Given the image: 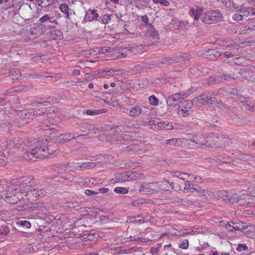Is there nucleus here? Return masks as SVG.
Here are the masks:
<instances>
[{"mask_svg": "<svg viewBox=\"0 0 255 255\" xmlns=\"http://www.w3.org/2000/svg\"><path fill=\"white\" fill-rule=\"evenodd\" d=\"M189 143L191 147H201L203 148L222 147L229 145L231 139L223 135H217L210 134L208 135H195L190 139Z\"/></svg>", "mask_w": 255, "mask_h": 255, "instance_id": "f257e3e1", "label": "nucleus"}, {"mask_svg": "<svg viewBox=\"0 0 255 255\" xmlns=\"http://www.w3.org/2000/svg\"><path fill=\"white\" fill-rule=\"evenodd\" d=\"M189 13L195 20H198L200 18L203 22L207 24L218 22L222 19V14L218 10L203 12L202 8L195 6L190 9Z\"/></svg>", "mask_w": 255, "mask_h": 255, "instance_id": "f03ea898", "label": "nucleus"}, {"mask_svg": "<svg viewBox=\"0 0 255 255\" xmlns=\"http://www.w3.org/2000/svg\"><path fill=\"white\" fill-rule=\"evenodd\" d=\"M226 202H236L241 206L255 204V188H249L247 191L234 194L229 199H224Z\"/></svg>", "mask_w": 255, "mask_h": 255, "instance_id": "7ed1b4c3", "label": "nucleus"}, {"mask_svg": "<svg viewBox=\"0 0 255 255\" xmlns=\"http://www.w3.org/2000/svg\"><path fill=\"white\" fill-rule=\"evenodd\" d=\"M48 141V137H44L37 140L35 139L33 143L35 144L34 148H31L30 151L27 153V155L32 158H42L48 157L49 152L47 151L48 148L47 147Z\"/></svg>", "mask_w": 255, "mask_h": 255, "instance_id": "20e7f679", "label": "nucleus"}, {"mask_svg": "<svg viewBox=\"0 0 255 255\" xmlns=\"http://www.w3.org/2000/svg\"><path fill=\"white\" fill-rule=\"evenodd\" d=\"M121 111L128 114L132 117H138L140 115L144 117H150L152 114L151 109L146 107H141L139 105H135L131 109H128L125 107H121Z\"/></svg>", "mask_w": 255, "mask_h": 255, "instance_id": "39448f33", "label": "nucleus"}, {"mask_svg": "<svg viewBox=\"0 0 255 255\" xmlns=\"http://www.w3.org/2000/svg\"><path fill=\"white\" fill-rule=\"evenodd\" d=\"M26 187H28L26 185ZM29 188H26V189L19 190L18 189L14 188L12 190V192H7L6 195L4 196L5 201L9 204H14L17 203L20 201V199L23 198V194L25 196Z\"/></svg>", "mask_w": 255, "mask_h": 255, "instance_id": "423d86ee", "label": "nucleus"}, {"mask_svg": "<svg viewBox=\"0 0 255 255\" xmlns=\"http://www.w3.org/2000/svg\"><path fill=\"white\" fill-rule=\"evenodd\" d=\"M255 16V8L242 6L234 13L232 18L235 20L250 19Z\"/></svg>", "mask_w": 255, "mask_h": 255, "instance_id": "0eeeda50", "label": "nucleus"}, {"mask_svg": "<svg viewBox=\"0 0 255 255\" xmlns=\"http://www.w3.org/2000/svg\"><path fill=\"white\" fill-rule=\"evenodd\" d=\"M164 183H144L142 184L139 191L142 194L152 193L164 190L162 184Z\"/></svg>", "mask_w": 255, "mask_h": 255, "instance_id": "6e6552de", "label": "nucleus"}, {"mask_svg": "<svg viewBox=\"0 0 255 255\" xmlns=\"http://www.w3.org/2000/svg\"><path fill=\"white\" fill-rule=\"evenodd\" d=\"M140 174L134 172H125L118 174V179L121 182L135 180L140 178Z\"/></svg>", "mask_w": 255, "mask_h": 255, "instance_id": "1a4fd4ad", "label": "nucleus"}, {"mask_svg": "<svg viewBox=\"0 0 255 255\" xmlns=\"http://www.w3.org/2000/svg\"><path fill=\"white\" fill-rule=\"evenodd\" d=\"M181 103L178 113L183 117H186L188 115L189 112L193 107V103L190 100H183Z\"/></svg>", "mask_w": 255, "mask_h": 255, "instance_id": "9d476101", "label": "nucleus"}, {"mask_svg": "<svg viewBox=\"0 0 255 255\" xmlns=\"http://www.w3.org/2000/svg\"><path fill=\"white\" fill-rule=\"evenodd\" d=\"M213 94L211 95L210 93H204L200 96L197 97L194 102L197 101L199 104H205L209 103L211 102V104L216 105V103L217 102L216 98L215 96L213 97Z\"/></svg>", "mask_w": 255, "mask_h": 255, "instance_id": "9b49d317", "label": "nucleus"}, {"mask_svg": "<svg viewBox=\"0 0 255 255\" xmlns=\"http://www.w3.org/2000/svg\"><path fill=\"white\" fill-rule=\"evenodd\" d=\"M184 98L180 93H175L169 96L166 100L167 104L169 106L175 107L179 103L182 102Z\"/></svg>", "mask_w": 255, "mask_h": 255, "instance_id": "f8f14e48", "label": "nucleus"}, {"mask_svg": "<svg viewBox=\"0 0 255 255\" xmlns=\"http://www.w3.org/2000/svg\"><path fill=\"white\" fill-rule=\"evenodd\" d=\"M125 137L121 133H114L112 135H109L107 137V139L111 143L116 144H124Z\"/></svg>", "mask_w": 255, "mask_h": 255, "instance_id": "ddd939ff", "label": "nucleus"}, {"mask_svg": "<svg viewBox=\"0 0 255 255\" xmlns=\"http://www.w3.org/2000/svg\"><path fill=\"white\" fill-rule=\"evenodd\" d=\"M96 166V163L93 162H87L82 163L73 162L72 167L78 170H83L84 169H89L94 167Z\"/></svg>", "mask_w": 255, "mask_h": 255, "instance_id": "4468645a", "label": "nucleus"}, {"mask_svg": "<svg viewBox=\"0 0 255 255\" xmlns=\"http://www.w3.org/2000/svg\"><path fill=\"white\" fill-rule=\"evenodd\" d=\"M191 192H196L197 195L201 197H204L205 198H208L210 196V193L208 190L202 188L197 185H195L194 186H193Z\"/></svg>", "mask_w": 255, "mask_h": 255, "instance_id": "2eb2a0df", "label": "nucleus"}, {"mask_svg": "<svg viewBox=\"0 0 255 255\" xmlns=\"http://www.w3.org/2000/svg\"><path fill=\"white\" fill-rule=\"evenodd\" d=\"M147 34L149 36L152 37L153 39V44L158 42L159 40V35L155 29L151 25H148L147 27Z\"/></svg>", "mask_w": 255, "mask_h": 255, "instance_id": "dca6fc26", "label": "nucleus"}, {"mask_svg": "<svg viewBox=\"0 0 255 255\" xmlns=\"http://www.w3.org/2000/svg\"><path fill=\"white\" fill-rule=\"evenodd\" d=\"M98 17V14L96 12V10H89L86 11L84 20L86 21H91L93 20H97Z\"/></svg>", "mask_w": 255, "mask_h": 255, "instance_id": "f3484780", "label": "nucleus"}, {"mask_svg": "<svg viewBox=\"0 0 255 255\" xmlns=\"http://www.w3.org/2000/svg\"><path fill=\"white\" fill-rule=\"evenodd\" d=\"M31 180L32 178L27 176H24L20 179L12 180V183L17 185H21L22 184L26 185V184L29 183Z\"/></svg>", "mask_w": 255, "mask_h": 255, "instance_id": "a211bd4d", "label": "nucleus"}, {"mask_svg": "<svg viewBox=\"0 0 255 255\" xmlns=\"http://www.w3.org/2000/svg\"><path fill=\"white\" fill-rule=\"evenodd\" d=\"M50 37L54 40H60L63 38V34L59 30H52L50 33Z\"/></svg>", "mask_w": 255, "mask_h": 255, "instance_id": "6ab92c4d", "label": "nucleus"}, {"mask_svg": "<svg viewBox=\"0 0 255 255\" xmlns=\"http://www.w3.org/2000/svg\"><path fill=\"white\" fill-rule=\"evenodd\" d=\"M108 53V50L107 49L104 48H94L91 51L89 54L90 55H92L93 56L96 55L97 54H106Z\"/></svg>", "mask_w": 255, "mask_h": 255, "instance_id": "aec40b11", "label": "nucleus"}, {"mask_svg": "<svg viewBox=\"0 0 255 255\" xmlns=\"http://www.w3.org/2000/svg\"><path fill=\"white\" fill-rule=\"evenodd\" d=\"M59 9L61 10V12L64 13L66 15V18H68L69 16V7L68 6V4L66 3H62L59 6Z\"/></svg>", "mask_w": 255, "mask_h": 255, "instance_id": "412c9836", "label": "nucleus"}, {"mask_svg": "<svg viewBox=\"0 0 255 255\" xmlns=\"http://www.w3.org/2000/svg\"><path fill=\"white\" fill-rule=\"evenodd\" d=\"M74 136L72 135L68 134H61L59 136V141H60L61 142L64 141H69Z\"/></svg>", "mask_w": 255, "mask_h": 255, "instance_id": "4be33fe9", "label": "nucleus"}, {"mask_svg": "<svg viewBox=\"0 0 255 255\" xmlns=\"http://www.w3.org/2000/svg\"><path fill=\"white\" fill-rule=\"evenodd\" d=\"M158 125V126L163 128H164L166 130H169L170 129L172 128V126L171 125H170L168 122H160L158 123H154V124H156Z\"/></svg>", "mask_w": 255, "mask_h": 255, "instance_id": "5701e85b", "label": "nucleus"}, {"mask_svg": "<svg viewBox=\"0 0 255 255\" xmlns=\"http://www.w3.org/2000/svg\"><path fill=\"white\" fill-rule=\"evenodd\" d=\"M128 50L134 53H142L144 51V47L142 45H137L136 47H129Z\"/></svg>", "mask_w": 255, "mask_h": 255, "instance_id": "b1692460", "label": "nucleus"}, {"mask_svg": "<svg viewBox=\"0 0 255 255\" xmlns=\"http://www.w3.org/2000/svg\"><path fill=\"white\" fill-rule=\"evenodd\" d=\"M49 21L50 22H53V18L49 16L48 14H45L39 18L41 23H44Z\"/></svg>", "mask_w": 255, "mask_h": 255, "instance_id": "393cba45", "label": "nucleus"}, {"mask_svg": "<svg viewBox=\"0 0 255 255\" xmlns=\"http://www.w3.org/2000/svg\"><path fill=\"white\" fill-rule=\"evenodd\" d=\"M192 138H190V136H189V139H182V138H175V140H176V146H182L183 144H185V142L186 141H187L188 140H189L190 141V139H191ZM191 143V142L190 141V143Z\"/></svg>", "mask_w": 255, "mask_h": 255, "instance_id": "a878e982", "label": "nucleus"}, {"mask_svg": "<svg viewBox=\"0 0 255 255\" xmlns=\"http://www.w3.org/2000/svg\"><path fill=\"white\" fill-rule=\"evenodd\" d=\"M138 145L134 144H131L128 146L126 147V150L128 151H135L136 152H137L138 153H139V151H138Z\"/></svg>", "mask_w": 255, "mask_h": 255, "instance_id": "bb28decb", "label": "nucleus"}, {"mask_svg": "<svg viewBox=\"0 0 255 255\" xmlns=\"http://www.w3.org/2000/svg\"><path fill=\"white\" fill-rule=\"evenodd\" d=\"M114 191L117 193L127 194L128 193V190L124 187H117L115 188Z\"/></svg>", "mask_w": 255, "mask_h": 255, "instance_id": "cd10ccee", "label": "nucleus"}, {"mask_svg": "<svg viewBox=\"0 0 255 255\" xmlns=\"http://www.w3.org/2000/svg\"><path fill=\"white\" fill-rule=\"evenodd\" d=\"M149 103L153 106H157L158 104V100L154 96H151L148 98Z\"/></svg>", "mask_w": 255, "mask_h": 255, "instance_id": "c85d7f7f", "label": "nucleus"}, {"mask_svg": "<svg viewBox=\"0 0 255 255\" xmlns=\"http://www.w3.org/2000/svg\"><path fill=\"white\" fill-rule=\"evenodd\" d=\"M30 1L33 2L35 5L37 4L38 5H42V6H46L50 4V2H48V3L46 4L42 5V3L46 1V0H29ZM46 1H48V0H46Z\"/></svg>", "mask_w": 255, "mask_h": 255, "instance_id": "c756f323", "label": "nucleus"}, {"mask_svg": "<svg viewBox=\"0 0 255 255\" xmlns=\"http://www.w3.org/2000/svg\"><path fill=\"white\" fill-rule=\"evenodd\" d=\"M103 110H87L86 113L89 115H97L99 114L103 113Z\"/></svg>", "mask_w": 255, "mask_h": 255, "instance_id": "7c9ffc66", "label": "nucleus"}, {"mask_svg": "<svg viewBox=\"0 0 255 255\" xmlns=\"http://www.w3.org/2000/svg\"><path fill=\"white\" fill-rule=\"evenodd\" d=\"M177 157V158H191V154L190 153L187 152L183 151V152H181L179 154V156L178 157Z\"/></svg>", "mask_w": 255, "mask_h": 255, "instance_id": "2f4dec72", "label": "nucleus"}, {"mask_svg": "<svg viewBox=\"0 0 255 255\" xmlns=\"http://www.w3.org/2000/svg\"><path fill=\"white\" fill-rule=\"evenodd\" d=\"M189 246V242L188 240H184L179 245V247L183 249H187Z\"/></svg>", "mask_w": 255, "mask_h": 255, "instance_id": "473e14b6", "label": "nucleus"}, {"mask_svg": "<svg viewBox=\"0 0 255 255\" xmlns=\"http://www.w3.org/2000/svg\"><path fill=\"white\" fill-rule=\"evenodd\" d=\"M154 3H160L164 6H168L169 2L167 0H152Z\"/></svg>", "mask_w": 255, "mask_h": 255, "instance_id": "72a5a7b5", "label": "nucleus"}, {"mask_svg": "<svg viewBox=\"0 0 255 255\" xmlns=\"http://www.w3.org/2000/svg\"><path fill=\"white\" fill-rule=\"evenodd\" d=\"M17 223L20 225L26 227L27 228H29L31 227L30 223L27 221H19Z\"/></svg>", "mask_w": 255, "mask_h": 255, "instance_id": "f704fd0d", "label": "nucleus"}, {"mask_svg": "<svg viewBox=\"0 0 255 255\" xmlns=\"http://www.w3.org/2000/svg\"><path fill=\"white\" fill-rule=\"evenodd\" d=\"M160 246H159L158 247H152L150 250V253L152 255H157L160 249Z\"/></svg>", "mask_w": 255, "mask_h": 255, "instance_id": "c9c22d12", "label": "nucleus"}, {"mask_svg": "<svg viewBox=\"0 0 255 255\" xmlns=\"http://www.w3.org/2000/svg\"><path fill=\"white\" fill-rule=\"evenodd\" d=\"M248 249V247L245 244H243L239 245L236 250L238 251L241 252L242 251L247 250Z\"/></svg>", "mask_w": 255, "mask_h": 255, "instance_id": "e433bc0d", "label": "nucleus"}, {"mask_svg": "<svg viewBox=\"0 0 255 255\" xmlns=\"http://www.w3.org/2000/svg\"><path fill=\"white\" fill-rule=\"evenodd\" d=\"M195 185H191L189 182V181H187L185 183V186H184V190H188L189 191V192H191V190L192 189V188H193V186H194Z\"/></svg>", "mask_w": 255, "mask_h": 255, "instance_id": "4c0bfd02", "label": "nucleus"}, {"mask_svg": "<svg viewBox=\"0 0 255 255\" xmlns=\"http://www.w3.org/2000/svg\"><path fill=\"white\" fill-rule=\"evenodd\" d=\"M165 142L167 144L176 146L175 138H171L168 140H165Z\"/></svg>", "mask_w": 255, "mask_h": 255, "instance_id": "58836bf2", "label": "nucleus"}, {"mask_svg": "<svg viewBox=\"0 0 255 255\" xmlns=\"http://www.w3.org/2000/svg\"><path fill=\"white\" fill-rule=\"evenodd\" d=\"M251 157H252L250 155L240 154V156L237 158H239V159H250Z\"/></svg>", "mask_w": 255, "mask_h": 255, "instance_id": "ea45409f", "label": "nucleus"}, {"mask_svg": "<svg viewBox=\"0 0 255 255\" xmlns=\"http://www.w3.org/2000/svg\"><path fill=\"white\" fill-rule=\"evenodd\" d=\"M111 20V15L110 14H106L104 15V19L102 20L104 23H108Z\"/></svg>", "mask_w": 255, "mask_h": 255, "instance_id": "a19ab883", "label": "nucleus"}, {"mask_svg": "<svg viewBox=\"0 0 255 255\" xmlns=\"http://www.w3.org/2000/svg\"><path fill=\"white\" fill-rule=\"evenodd\" d=\"M85 193L86 195L89 196V195H93V194H96L97 192L91 190H86L85 191Z\"/></svg>", "mask_w": 255, "mask_h": 255, "instance_id": "79ce46f5", "label": "nucleus"}, {"mask_svg": "<svg viewBox=\"0 0 255 255\" xmlns=\"http://www.w3.org/2000/svg\"><path fill=\"white\" fill-rule=\"evenodd\" d=\"M141 21L144 22V23L145 24H147L148 22V17L146 16V15H143L142 16H141Z\"/></svg>", "mask_w": 255, "mask_h": 255, "instance_id": "37998d69", "label": "nucleus"}, {"mask_svg": "<svg viewBox=\"0 0 255 255\" xmlns=\"http://www.w3.org/2000/svg\"><path fill=\"white\" fill-rule=\"evenodd\" d=\"M222 78L223 79H224V80H227V81H230L231 79H234V78H233V77H232L228 75H223L222 76Z\"/></svg>", "mask_w": 255, "mask_h": 255, "instance_id": "c03bdc74", "label": "nucleus"}, {"mask_svg": "<svg viewBox=\"0 0 255 255\" xmlns=\"http://www.w3.org/2000/svg\"><path fill=\"white\" fill-rule=\"evenodd\" d=\"M181 175H180V176H178V178L181 179H182L183 180H185L186 179V178L185 177V176H189L188 175V174L187 173H182V172H181Z\"/></svg>", "mask_w": 255, "mask_h": 255, "instance_id": "a18cd8bd", "label": "nucleus"}, {"mask_svg": "<svg viewBox=\"0 0 255 255\" xmlns=\"http://www.w3.org/2000/svg\"><path fill=\"white\" fill-rule=\"evenodd\" d=\"M109 159L111 158V156L110 155H100V156L98 158V159Z\"/></svg>", "mask_w": 255, "mask_h": 255, "instance_id": "49530a36", "label": "nucleus"}, {"mask_svg": "<svg viewBox=\"0 0 255 255\" xmlns=\"http://www.w3.org/2000/svg\"><path fill=\"white\" fill-rule=\"evenodd\" d=\"M102 193H106L109 191V189L107 188H102L99 189Z\"/></svg>", "mask_w": 255, "mask_h": 255, "instance_id": "de8ad7c7", "label": "nucleus"}, {"mask_svg": "<svg viewBox=\"0 0 255 255\" xmlns=\"http://www.w3.org/2000/svg\"><path fill=\"white\" fill-rule=\"evenodd\" d=\"M73 73L74 75H75L76 76H77V75H79L80 74V71L78 69H75V70H73Z\"/></svg>", "mask_w": 255, "mask_h": 255, "instance_id": "09e8293b", "label": "nucleus"}, {"mask_svg": "<svg viewBox=\"0 0 255 255\" xmlns=\"http://www.w3.org/2000/svg\"><path fill=\"white\" fill-rule=\"evenodd\" d=\"M141 204V202L139 200H135L132 202V205L133 206H137L139 205V204Z\"/></svg>", "mask_w": 255, "mask_h": 255, "instance_id": "8fccbe9b", "label": "nucleus"}, {"mask_svg": "<svg viewBox=\"0 0 255 255\" xmlns=\"http://www.w3.org/2000/svg\"><path fill=\"white\" fill-rule=\"evenodd\" d=\"M172 175L173 176L178 177V176H180V175H181V172H175L172 174Z\"/></svg>", "mask_w": 255, "mask_h": 255, "instance_id": "3c124183", "label": "nucleus"}, {"mask_svg": "<svg viewBox=\"0 0 255 255\" xmlns=\"http://www.w3.org/2000/svg\"><path fill=\"white\" fill-rule=\"evenodd\" d=\"M224 55H225L227 58H230V57H233V56L232 54L229 53H228V52L226 53L225 54H224Z\"/></svg>", "mask_w": 255, "mask_h": 255, "instance_id": "603ef678", "label": "nucleus"}, {"mask_svg": "<svg viewBox=\"0 0 255 255\" xmlns=\"http://www.w3.org/2000/svg\"><path fill=\"white\" fill-rule=\"evenodd\" d=\"M223 225H224L226 228L231 227V225L229 223H223Z\"/></svg>", "mask_w": 255, "mask_h": 255, "instance_id": "864d4df0", "label": "nucleus"}, {"mask_svg": "<svg viewBox=\"0 0 255 255\" xmlns=\"http://www.w3.org/2000/svg\"><path fill=\"white\" fill-rule=\"evenodd\" d=\"M135 222L139 223V224L143 223L144 221L143 219L135 220Z\"/></svg>", "mask_w": 255, "mask_h": 255, "instance_id": "5fc2aeb1", "label": "nucleus"}, {"mask_svg": "<svg viewBox=\"0 0 255 255\" xmlns=\"http://www.w3.org/2000/svg\"><path fill=\"white\" fill-rule=\"evenodd\" d=\"M110 1L114 3H118L119 0H110Z\"/></svg>", "mask_w": 255, "mask_h": 255, "instance_id": "6e6d98bb", "label": "nucleus"}, {"mask_svg": "<svg viewBox=\"0 0 255 255\" xmlns=\"http://www.w3.org/2000/svg\"><path fill=\"white\" fill-rule=\"evenodd\" d=\"M88 87L90 88V89H92L94 87V85L92 83H89V85H88Z\"/></svg>", "mask_w": 255, "mask_h": 255, "instance_id": "4d7b16f0", "label": "nucleus"}, {"mask_svg": "<svg viewBox=\"0 0 255 255\" xmlns=\"http://www.w3.org/2000/svg\"><path fill=\"white\" fill-rule=\"evenodd\" d=\"M224 93H226V92H225L224 90H220L219 91V95H220V94H221L223 95V94H224Z\"/></svg>", "mask_w": 255, "mask_h": 255, "instance_id": "13d9d810", "label": "nucleus"}, {"mask_svg": "<svg viewBox=\"0 0 255 255\" xmlns=\"http://www.w3.org/2000/svg\"><path fill=\"white\" fill-rule=\"evenodd\" d=\"M212 81H214V77H210L209 79V83L210 84H212Z\"/></svg>", "mask_w": 255, "mask_h": 255, "instance_id": "bf43d9fd", "label": "nucleus"}, {"mask_svg": "<svg viewBox=\"0 0 255 255\" xmlns=\"http://www.w3.org/2000/svg\"><path fill=\"white\" fill-rule=\"evenodd\" d=\"M5 194L3 192L0 193V198H3Z\"/></svg>", "mask_w": 255, "mask_h": 255, "instance_id": "052dcab7", "label": "nucleus"}, {"mask_svg": "<svg viewBox=\"0 0 255 255\" xmlns=\"http://www.w3.org/2000/svg\"><path fill=\"white\" fill-rule=\"evenodd\" d=\"M108 87H109V86L108 84H104V89H107L108 88Z\"/></svg>", "mask_w": 255, "mask_h": 255, "instance_id": "680f3d73", "label": "nucleus"}, {"mask_svg": "<svg viewBox=\"0 0 255 255\" xmlns=\"http://www.w3.org/2000/svg\"><path fill=\"white\" fill-rule=\"evenodd\" d=\"M115 86H116V84H115V83H112L111 84V86L112 87H114Z\"/></svg>", "mask_w": 255, "mask_h": 255, "instance_id": "e2e57ef3", "label": "nucleus"}, {"mask_svg": "<svg viewBox=\"0 0 255 255\" xmlns=\"http://www.w3.org/2000/svg\"><path fill=\"white\" fill-rule=\"evenodd\" d=\"M110 2H111L110 0H107L106 1V4H107V5L109 4Z\"/></svg>", "mask_w": 255, "mask_h": 255, "instance_id": "0e129e2a", "label": "nucleus"}, {"mask_svg": "<svg viewBox=\"0 0 255 255\" xmlns=\"http://www.w3.org/2000/svg\"><path fill=\"white\" fill-rule=\"evenodd\" d=\"M210 255H219L217 252H214L213 254H211Z\"/></svg>", "mask_w": 255, "mask_h": 255, "instance_id": "69168bd1", "label": "nucleus"}, {"mask_svg": "<svg viewBox=\"0 0 255 255\" xmlns=\"http://www.w3.org/2000/svg\"><path fill=\"white\" fill-rule=\"evenodd\" d=\"M217 104L218 105L219 107L221 108V106H222V105L221 104L217 103Z\"/></svg>", "mask_w": 255, "mask_h": 255, "instance_id": "338daca9", "label": "nucleus"}, {"mask_svg": "<svg viewBox=\"0 0 255 255\" xmlns=\"http://www.w3.org/2000/svg\"><path fill=\"white\" fill-rule=\"evenodd\" d=\"M229 254L228 253H225V254H221V255H229Z\"/></svg>", "mask_w": 255, "mask_h": 255, "instance_id": "774afa93", "label": "nucleus"}]
</instances>
